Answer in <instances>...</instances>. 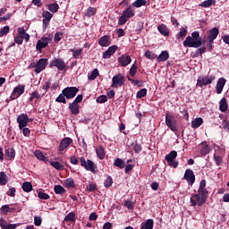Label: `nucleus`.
I'll use <instances>...</instances> for the list:
<instances>
[{
  "label": "nucleus",
  "instance_id": "obj_1",
  "mask_svg": "<svg viewBox=\"0 0 229 229\" xmlns=\"http://www.w3.org/2000/svg\"><path fill=\"white\" fill-rule=\"evenodd\" d=\"M205 187H207V181L201 180L199 182L198 193L192 194L191 197V207H196V205L201 207V205H205L207 198H208V191L207 189H205Z\"/></svg>",
  "mask_w": 229,
  "mask_h": 229
},
{
  "label": "nucleus",
  "instance_id": "obj_2",
  "mask_svg": "<svg viewBox=\"0 0 229 229\" xmlns=\"http://www.w3.org/2000/svg\"><path fill=\"white\" fill-rule=\"evenodd\" d=\"M184 47H201L203 42L201 40V37H199V32L193 31L191 36H188L186 39L183 41Z\"/></svg>",
  "mask_w": 229,
  "mask_h": 229
},
{
  "label": "nucleus",
  "instance_id": "obj_3",
  "mask_svg": "<svg viewBox=\"0 0 229 229\" xmlns=\"http://www.w3.org/2000/svg\"><path fill=\"white\" fill-rule=\"evenodd\" d=\"M131 17H135V9H133L131 6H129L124 11H123L122 15L119 17V26L126 24V22H128V19H131Z\"/></svg>",
  "mask_w": 229,
  "mask_h": 229
},
{
  "label": "nucleus",
  "instance_id": "obj_4",
  "mask_svg": "<svg viewBox=\"0 0 229 229\" xmlns=\"http://www.w3.org/2000/svg\"><path fill=\"white\" fill-rule=\"evenodd\" d=\"M46 67H47V58H41L38 62H33L29 65V69H34L36 74H40L42 71L46 70Z\"/></svg>",
  "mask_w": 229,
  "mask_h": 229
},
{
  "label": "nucleus",
  "instance_id": "obj_5",
  "mask_svg": "<svg viewBox=\"0 0 229 229\" xmlns=\"http://www.w3.org/2000/svg\"><path fill=\"white\" fill-rule=\"evenodd\" d=\"M216 80V76L208 75V76H199L197 80V87H205L210 85Z\"/></svg>",
  "mask_w": 229,
  "mask_h": 229
},
{
  "label": "nucleus",
  "instance_id": "obj_6",
  "mask_svg": "<svg viewBox=\"0 0 229 229\" xmlns=\"http://www.w3.org/2000/svg\"><path fill=\"white\" fill-rule=\"evenodd\" d=\"M80 162H81V167H84V169H86V171H90L91 173H96V164L92 160L88 159L86 161L85 157H81Z\"/></svg>",
  "mask_w": 229,
  "mask_h": 229
},
{
  "label": "nucleus",
  "instance_id": "obj_7",
  "mask_svg": "<svg viewBox=\"0 0 229 229\" xmlns=\"http://www.w3.org/2000/svg\"><path fill=\"white\" fill-rule=\"evenodd\" d=\"M53 42V37L47 36V37H42L36 45V49L38 51H42L44 47H47L48 44H51Z\"/></svg>",
  "mask_w": 229,
  "mask_h": 229
},
{
  "label": "nucleus",
  "instance_id": "obj_8",
  "mask_svg": "<svg viewBox=\"0 0 229 229\" xmlns=\"http://www.w3.org/2000/svg\"><path fill=\"white\" fill-rule=\"evenodd\" d=\"M165 124L172 131H178V127H176V120L173 117V114L165 113Z\"/></svg>",
  "mask_w": 229,
  "mask_h": 229
},
{
  "label": "nucleus",
  "instance_id": "obj_9",
  "mask_svg": "<svg viewBox=\"0 0 229 229\" xmlns=\"http://www.w3.org/2000/svg\"><path fill=\"white\" fill-rule=\"evenodd\" d=\"M79 89L76 87H68L63 89V94L65 96L66 99H72L76 97V94L79 92Z\"/></svg>",
  "mask_w": 229,
  "mask_h": 229
},
{
  "label": "nucleus",
  "instance_id": "obj_10",
  "mask_svg": "<svg viewBox=\"0 0 229 229\" xmlns=\"http://www.w3.org/2000/svg\"><path fill=\"white\" fill-rule=\"evenodd\" d=\"M26 89V86L24 85H18L15 87L13 90L12 95L10 96V99L13 101V99H17V98H20V96H22L24 94V90Z\"/></svg>",
  "mask_w": 229,
  "mask_h": 229
},
{
  "label": "nucleus",
  "instance_id": "obj_11",
  "mask_svg": "<svg viewBox=\"0 0 229 229\" xmlns=\"http://www.w3.org/2000/svg\"><path fill=\"white\" fill-rule=\"evenodd\" d=\"M112 85L113 89H117L118 87H123L124 85V76L123 74L118 73L117 75L114 76L112 79Z\"/></svg>",
  "mask_w": 229,
  "mask_h": 229
},
{
  "label": "nucleus",
  "instance_id": "obj_12",
  "mask_svg": "<svg viewBox=\"0 0 229 229\" xmlns=\"http://www.w3.org/2000/svg\"><path fill=\"white\" fill-rule=\"evenodd\" d=\"M31 119L28 117V114H21L17 117V123L19 124L20 130H22V128H26L28 126V123H30Z\"/></svg>",
  "mask_w": 229,
  "mask_h": 229
},
{
  "label": "nucleus",
  "instance_id": "obj_13",
  "mask_svg": "<svg viewBox=\"0 0 229 229\" xmlns=\"http://www.w3.org/2000/svg\"><path fill=\"white\" fill-rule=\"evenodd\" d=\"M50 67H56L58 71H65L67 64L64 61H63V59L55 58L53 61H51Z\"/></svg>",
  "mask_w": 229,
  "mask_h": 229
},
{
  "label": "nucleus",
  "instance_id": "obj_14",
  "mask_svg": "<svg viewBox=\"0 0 229 229\" xmlns=\"http://www.w3.org/2000/svg\"><path fill=\"white\" fill-rule=\"evenodd\" d=\"M184 180L188 182L189 185H194V182H196L194 172L191 169H187L184 173Z\"/></svg>",
  "mask_w": 229,
  "mask_h": 229
},
{
  "label": "nucleus",
  "instance_id": "obj_15",
  "mask_svg": "<svg viewBox=\"0 0 229 229\" xmlns=\"http://www.w3.org/2000/svg\"><path fill=\"white\" fill-rule=\"evenodd\" d=\"M72 144V139L66 137L63 139L59 144V151L60 154L62 155V151H65L67 149L68 146H71Z\"/></svg>",
  "mask_w": 229,
  "mask_h": 229
},
{
  "label": "nucleus",
  "instance_id": "obj_16",
  "mask_svg": "<svg viewBox=\"0 0 229 229\" xmlns=\"http://www.w3.org/2000/svg\"><path fill=\"white\" fill-rule=\"evenodd\" d=\"M119 64H121L122 67H127V65H130L131 64V57L130 55H122L118 58Z\"/></svg>",
  "mask_w": 229,
  "mask_h": 229
},
{
  "label": "nucleus",
  "instance_id": "obj_17",
  "mask_svg": "<svg viewBox=\"0 0 229 229\" xmlns=\"http://www.w3.org/2000/svg\"><path fill=\"white\" fill-rule=\"evenodd\" d=\"M43 17V26L44 28H47L49 25V22L51 21V19H53V13H49V11H45L42 13Z\"/></svg>",
  "mask_w": 229,
  "mask_h": 229
},
{
  "label": "nucleus",
  "instance_id": "obj_18",
  "mask_svg": "<svg viewBox=\"0 0 229 229\" xmlns=\"http://www.w3.org/2000/svg\"><path fill=\"white\" fill-rule=\"evenodd\" d=\"M225 85H226V79L219 78L216 86V94H221V92H223V89H225Z\"/></svg>",
  "mask_w": 229,
  "mask_h": 229
},
{
  "label": "nucleus",
  "instance_id": "obj_19",
  "mask_svg": "<svg viewBox=\"0 0 229 229\" xmlns=\"http://www.w3.org/2000/svg\"><path fill=\"white\" fill-rule=\"evenodd\" d=\"M115 51H117V46L114 45L109 47L108 49L103 53V58L107 60L114 55V53H115Z\"/></svg>",
  "mask_w": 229,
  "mask_h": 229
},
{
  "label": "nucleus",
  "instance_id": "obj_20",
  "mask_svg": "<svg viewBox=\"0 0 229 229\" xmlns=\"http://www.w3.org/2000/svg\"><path fill=\"white\" fill-rule=\"evenodd\" d=\"M219 35V30L217 28H213L208 32V40H216Z\"/></svg>",
  "mask_w": 229,
  "mask_h": 229
},
{
  "label": "nucleus",
  "instance_id": "obj_21",
  "mask_svg": "<svg viewBox=\"0 0 229 229\" xmlns=\"http://www.w3.org/2000/svg\"><path fill=\"white\" fill-rule=\"evenodd\" d=\"M99 46L102 47H108L110 46V36H102L98 40Z\"/></svg>",
  "mask_w": 229,
  "mask_h": 229
},
{
  "label": "nucleus",
  "instance_id": "obj_22",
  "mask_svg": "<svg viewBox=\"0 0 229 229\" xmlns=\"http://www.w3.org/2000/svg\"><path fill=\"white\" fill-rule=\"evenodd\" d=\"M69 108L73 115H78V114H80V106L75 102L70 103Z\"/></svg>",
  "mask_w": 229,
  "mask_h": 229
},
{
  "label": "nucleus",
  "instance_id": "obj_23",
  "mask_svg": "<svg viewBox=\"0 0 229 229\" xmlns=\"http://www.w3.org/2000/svg\"><path fill=\"white\" fill-rule=\"evenodd\" d=\"M157 30L161 35H164V37H167L169 35V29L165 24H161L157 27Z\"/></svg>",
  "mask_w": 229,
  "mask_h": 229
},
{
  "label": "nucleus",
  "instance_id": "obj_24",
  "mask_svg": "<svg viewBox=\"0 0 229 229\" xmlns=\"http://www.w3.org/2000/svg\"><path fill=\"white\" fill-rule=\"evenodd\" d=\"M96 154L97 157L100 159L103 160V158H105L106 153H105V148H103V147L98 146L96 148Z\"/></svg>",
  "mask_w": 229,
  "mask_h": 229
},
{
  "label": "nucleus",
  "instance_id": "obj_25",
  "mask_svg": "<svg viewBox=\"0 0 229 229\" xmlns=\"http://www.w3.org/2000/svg\"><path fill=\"white\" fill-rule=\"evenodd\" d=\"M220 112H226L228 110V104L226 103V98H223L219 102Z\"/></svg>",
  "mask_w": 229,
  "mask_h": 229
},
{
  "label": "nucleus",
  "instance_id": "obj_26",
  "mask_svg": "<svg viewBox=\"0 0 229 229\" xmlns=\"http://www.w3.org/2000/svg\"><path fill=\"white\" fill-rule=\"evenodd\" d=\"M176 157H178V153L175 150L171 151L168 155L165 156L167 164L173 162Z\"/></svg>",
  "mask_w": 229,
  "mask_h": 229
},
{
  "label": "nucleus",
  "instance_id": "obj_27",
  "mask_svg": "<svg viewBox=\"0 0 229 229\" xmlns=\"http://www.w3.org/2000/svg\"><path fill=\"white\" fill-rule=\"evenodd\" d=\"M21 189L24 192H31L33 191V184L30 182H25L22 183Z\"/></svg>",
  "mask_w": 229,
  "mask_h": 229
},
{
  "label": "nucleus",
  "instance_id": "obj_28",
  "mask_svg": "<svg viewBox=\"0 0 229 229\" xmlns=\"http://www.w3.org/2000/svg\"><path fill=\"white\" fill-rule=\"evenodd\" d=\"M154 222L153 219H148L141 224V229H153Z\"/></svg>",
  "mask_w": 229,
  "mask_h": 229
},
{
  "label": "nucleus",
  "instance_id": "obj_29",
  "mask_svg": "<svg viewBox=\"0 0 229 229\" xmlns=\"http://www.w3.org/2000/svg\"><path fill=\"white\" fill-rule=\"evenodd\" d=\"M203 124V118L198 117L191 122V128H199Z\"/></svg>",
  "mask_w": 229,
  "mask_h": 229
},
{
  "label": "nucleus",
  "instance_id": "obj_30",
  "mask_svg": "<svg viewBox=\"0 0 229 229\" xmlns=\"http://www.w3.org/2000/svg\"><path fill=\"white\" fill-rule=\"evenodd\" d=\"M70 52L72 53L73 58L78 60L79 58H81V54L83 53V48L80 49H70Z\"/></svg>",
  "mask_w": 229,
  "mask_h": 229
},
{
  "label": "nucleus",
  "instance_id": "obj_31",
  "mask_svg": "<svg viewBox=\"0 0 229 229\" xmlns=\"http://www.w3.org/2000/svg\"><path fill=\"white\" fill-rule=\"evenodd\" d=\"M212 4L215 6L216 0H206L199 4V6H201L202 8H210Z\"/></svg>",
  "mask_w": 229,
  "mask_h": 229
},
{
  "label": "nucleus",
  "instance_id": "obj_32",
  "mask_svg": "<svg viewBox=\"0 0 229 229\" xmlns=\"http://www.w3.org/2000/svg\"><path fill=\"white\" fill-rule=\"evenodd\" d=\"M169 59V52L163 51L161 54L157 56L158 62H165V60Z\"/></svg>",
  "mask_w": 229,
  "mask_h": 229
},
{
  "label": "nucleus",
  "instance_id": "obj_33",
  "mask_svg": "<svg viewBox=\"0 0 229 229\" xmlns=\"http://www.w3.org/2000/svg\"><path fill=\"white\" fill-rule=\"evenodd\" d=\"M34 156L38 158V160H42V162H46L47 160V157L44 156L40 150H36L34 152Z\"/></svg>",
  "mask_w": 229,
  "mask_h": 229
},
{
  "label": "nucleus",
  "instance_id": "obj_34",
  "mask_svg": "<svg viewBox=\"0 0 229 229\" xmlns=\"http://www.w3.org/2000/svg\"><path fill=\"white\" fill-rule=\"evenodd\" d=\"M40 98L41 95L38 93V90H35L30 94V101H38Z\"/></svg>",
  "mask_w": 229,
  "mask_h": 229
},
{
  "label": "nucleus",
  "instance_id": "obj_35",
  "mask_svg": "<svg viewBox=\"0 0 229 229\" xmlns=\"http://www.w3.org/2000/svg\"><path fill=\"white\" fill-rule=\"evenodd\" d=\"M50 165H52V167H55V169H56L57 171H64V165H62V164H60L58 161H51Z\"/></svg>",
  "mask_w": 229,
  "mask_h": 229
},
{
  "label": "nucleus",
  "instance_id": "obj_36",
  "mask_svg": "<svg viewBox=\"0 0 229 229\" xmlns=\"http://www.w3.org/2000/svg\"><path fill=\"white\" fill-rule=\"evenodd\" d=\"M187 37V27L181 28L179 33L176 35V38H183Z\"/></svg>",
  "mask_w": 229,
  "mask_h": 229
},
{
  "label": "nucleus",
  "instance_id": "obj_37",
  "mask_svg": "<svg viewBox=\"0 0 229 229\" xmlns=\"http://www.w3.org/2000/svg\"><path fill=\"white\" fill-rule=\"evenodd\" d=\"M8 183V177L4 172L0 173V185H6Z\"/></svg>",
  "mask_w": 229,
  "mask_h": 229
},
{
  "label": "nucleus",
  "instance_id": "obj_38",
  "mask_svg": "<svg viewBox=\"0 0 229 229\" xmlns=\"http://www.w3.org/2000/svg\"><path fill=\"white\" fill-rule=\"evenodd\" d=\"M99 76V71L98 69H94L90 74L88 75L89 80H96Z\"/></svg>",
  "mask_w": 229,
  "mask_h": 229
},
{
  "label": "nucleus",
  "instance_id": "obj_39",
  "mask_svg": "<svg viewBox=\"0 0 229 229\" xmlns=\"http://www.w3.org/2000/svg\"><path fill=\"white\" fill-rule=\"evenodd\" d=\"M114 165H115V167H119L120 169H123L124 161L121 158H116L114 159Z\"/></svg>",
  "mask_w": 229,
  "mask_h": 229
},
{
  "label": "nucleus",
  "instance_id": "obj_40",
  "mask_svg": "<svg viewBox=\"0 0 229 229\" xmlns=\"http://www.w3.org/2000/svg\"><path fill=\"white\" fill-rule=\"evenodd\" d=\"M134 8H140L141 6H146V0H136L132 3Z\"/></svg>",
  "mask_w": 229,
  "mask_h": 229
},
{
  "label": "nucleus",
  "instance_id": "obj_41",
  "mask_svg": "<svg viewBox=\"0 0 229 229\" xmlns=\"http://www.w3.org/2000/svg\"><path fill=\"white\" fill-rule=\"evenodd\" d=\"M54 191L55 194H64V192H65V188L63 187L62 185H55L54 187Z\"/></svg>",
  "mask_w": 229,
  "mask_h": 229
},
{
  "label": "nucleus",
  "instance_id": "obj_42",
  "mask_svg": "<svg viewBox=\"0 0 229 229\" xmlns=\"http://www.w3.org/2000/svg\"><path fill=\"white\" fill-rule=\"evenodd\" d=\"M13 209L12 208H10L9 205H4L1 207L0 211L2 212V214H4L6 216V214H8V212H12Z\"/></svg>",
  "mask_w": 229,
  "mask_h": 229
},
{
  "label": "nucleus",
  "instance_id": "obj_43",
  "mask_svg": "<svg viewBox=\"0 0 229 229\" xmlns=\"http://www.w3.org/2000/svg\"><path fill=\"white\" fill-rule=\"evenodd\" d=\"M5 155L8 158H15V150L13 148H7Z\"/></svg>",
  "mask_w": 229,
  "mask_h": 229
},
{
  "label": "nucleus",
  "instance_id": "obj_44",
  "mask_svg": "<svg viewBox=\"0 0 229 229\" xmlns=\"http://www.w3.org/2000/svg\"><path fill=\"white\" fill-rule=\"evenodd\" d=\"M96 8L95 7H89L86 12V17H93V15H96Z\"/></svg>",
  "mask_w": 229,
  "mask_h": 229
},
{
  "label": "nucleus",
  "instance_id": "obj_45",
  "mask_svg": "<svg viewBox=\"0 0 229 229\" xmlns=\"http://www.w3.org/2000/svg\"><path fill=\"white\" fill-rule=\"evenodd\" d=\"M10 33V27L4 26V28L0 29V37H4V35H8Z\"/></svg>",
  "mask_w": 229,
  "mask_h": 229
},
{
  "label": "nucleus",
  "instance_id": "obj_46",
  "mask_svg": "<svg viewBox=\"0 0 229 229\" xmlns=\"http://www.w3.org/2000/svg\"><path fill=\"white\" fill-rule=\"evenodd\" d=\"M58 4H51L49 6H48V10L49 12H52V13H56V12H58Z\"/></svg>",
  "mask_w": 229,
  "mask_h": 229
},
{
  "label": "nucleus",
  "instance_id": "obj_47",
  "mask_svg": "<svg viewBox=\"0 0 229 229\" xmlns=\"http://www.w3.org/2000/svg\"><path fill=\"white\" fill-rule=\"evenodd\" d=\"M18 33H19V35H21L22 39L26 40V42H28V40H30V34L25 33L24 30H19Z\"/></svg>",
  "mask_w": 229,
  "mask_h": 229
},
{
  "label": "nucleus",
  "instance_id": "obj_48",
  "mask_svg": "<svg viewBox=\"0 0 229 229\" xmlns=\"http://www.w3.org/2000/svg\"><path fill=\"white\" fill-rule=\"evenodd\" d=\"M148 94V89H142L140 91L137 92L136 98L140 99L141 98H144Z\"/></svg>",
  "mask_w": 229,
  "mask_h": 229
},
{
  "label": "nucleus",
  "instance_id": "obj_49",
  "mask_svg": "<svg viewBox=\"0 0 229 229\" xmlns=\"http://www.w3.org/2000/svg\"><path fill=\"white\" fill-rule=\"evenodd\" d=\"M64 183L66 187H74V180L72 178L64 180Z\"/></svg>",
  "mask_w": 229,
  "mask_h": 229
},
{
  "label": "nucleus",
  "instance_id": "obj_50",
  "mask_svg": "<svg viewBox=\"0 0 229 229\" xmlns=\"http://www.w3.org/2000/svg\"><path fill=\"white\" fill-rule=\"evenodd\" d=\"M55 101H56L57 103H64V105H65V103H67V100L65 99V96L64 95V93L60 94V95L56 98Z\"/></svg>",
  "mask_w": 229,
  "mask_h": 229
},
{
  "label": "nucleus",
  "instance_id": "obj_51",
  "mask_svg": "<svg viewBox=\"0 0 229 229\" xmlns=\"http://www.w3.org/2000/svg\"><path fill=\"white\" fill-rule=\"evenodd\" d=\"M112 183H114V181L112 180V177L107 176L105 182L104 186L108 189V187H112Z\"/></svg>",
  "mask_w": 229,
  "mask_h": 229
},
{
  "label": "nucleus",
  "instance_id": "obj_52",
  "mask_svg": "<svg viewBox=\"0 0 229 229\" xmlns=\"http://www.w3.org/2000/svg\"><path fill=\"white\" fill-rule=\"evenodd\" d=\"M106 101H108V97H106V95H101L97 98V103H106Z\"/></svg>",
  "mask_w": 229,
  "mask_h": 229
},
{
  "label": "nucleus",
  "instance_id": "obj_53",
  "mask_svg": "<svg viewBox=\"0 0 229 229\" xmlns=\"http://www.w3.org/2000/svg\"><path fill=\"white\" fill-rule=\"evenodd\" d=\"M145 56L148 60H155V58H157V55H155L153 52L149 50L145 53Z\"/></svg>",
  "mask_w": 229,
  "mask_h": 229
},
{
  "label": "nucleus",
  "instance_id": "obj_54",
  "mask_svg": "<svg viewBox=\"0 0 229 229\" xmlns=\"http://www.w3.org/2000/svg\"><path fill=\"white\" fill-rule=\"evenodd\" d=\"M49 87H51V81L45 82L43 87L40 88L41 90H44L43 96L47 92V90H49Z\"/></svg>",
  "mask_w": 229,
  "mask_h": 229
},
{
  "label": "nucleus",
  "instance_id": "obj_55",
  "mask_svg": "<svg viewBox=\"0 0 229 229\" xmlns=\"http://www.w3.org/2000/svg\"><path fill=\"white\" fill-rule=\"evenodd\" d=\"M210 153V148H208V145H205L201 149H200V155H208Z\"/></svg>",
  "mask_w": 229,
  "mask_h": 229
},
{
  "label": "nucleus",
  "instance_id": "obj_56",
  "mask_svg": "<svg viewBox=\"0 0 229 229\" xmlns=\"http://www.w3.org/2000/svg\"><path fill=\"white\" fill-rule=\"evenodd\" d=\"M97 190H98V187L94 183H89L87 186V191H89V192H96Z\"/></svg>",
  "mask_w": 229,
  "mask_h": 229
},
{
  "label": "nucleus",
  "instance_id": "obj_57",
  "mask_svg": "<svg viewBox=\"0 0 229 229\" xmlns=\"http://www.w3.org/2000/svg\"><path fill=\"white\" fill-rule=\"evenodd\" d=\"M63 37H64V33L56 32L55 34V38H54L55 42H60V40H62Z\"/></svg>",
  "mask_w": 229,
  "mask_h": 229
},
{
  "label": "nucleus",
  "instance_id": "obj_58",
  "mask_svg": "<svg viewBox=\"0 0 229 229\" xmlns=\"http://www.w3.org/2000/svg\"><path fill=\"white\" fill-rule=\"evenodd\" d=\"M65 220L66 221H76V216L74 215V213H69L66 216H65Z\"/></svg>",
  "mask_w": 229,
  "mask_h": 229
},
{
  "label": "nucleus",
  "instance_id": "obj_59",
  "mask_svg": "<svg viewBox=\"0 0 229 229\" xmlns=\"http://www.w3.org/2000/svg\"><path fill=\"white\" fill-rule=\"evenodd\" d=\"M38 196L39 199H49V195L47 193H44L43 191H39Z\"/></svg>",
  "mask_w": 229,
  "mask_h": 229
},
{
  "label": "nucleus",
  "instance_id": "obj_60",
  "mask_svg": "<svg viewBox=\"0 0 229 229\" xmlns=\"http://www.w3.org/2000/svg\"><path fill=\"white\" fill-rule=\"evenodd\" d=\"M130 74L131 76H135V74H137V65L136 64H132L131 69H130Z\"/></svg>",
  "mask_w": 229,
  "mask_h": 229
},
{
  "label": "nucleus",
  "instance_id": "obj_61",
  "mask_svg": "<svg viewBox=\"0 0 229 229\" xmlns=\"http://www.w3.org/2000/svg\"><path fill=\"white\" fill-rule=\"evenodd\" d=\"M124 206L129 209V210H133V202L131 200H126L124 202Z\"/></svg>",
  "mask_w": 229,
  "mask_h": 229
},
{
  "label": "nucleus",
  "instance_id": "obj_62",
  "mask_svg": "<svg viewBox=\"0 0 229 229\" xmlns=\"http://www.w3.org/2000/svg\"><path fill=\"white\" fill-rule=\"evenodd\" d=\"M16 190L14 187L9 188V191H7V196H11L13 198L15 196Z\"/></svg>",
  "mask_w": 229,
  "mask_h": 229
},
{
  "label": "nucleus",
  "instance_id": "obj_63",
  "mask_svg": "<svg viewBox=\"0 0 229 229\" xmlns=\"http://www.w3.org/2000/svg\"><path fill=\"white\" fill-rule=\"evenodd\" d=\"M14 42H15L16 44H22L23 39H22L21 34H19L18 36H16V37L14 38Z\"/></svg>",
  "mask_w": 229,
  "mask_h": 229
},
{
  "label": "nucleus",
  "instance_id": "obj_64",
  "mask_svg": "<svg viewBox=\"0 0 229 229\" xmlns=\"http://www.w3.org/2000/svg\"><path fill=\"white\" fill-rule=\"evenodd\" d=\"M15 228H17V224H7L4 227V229H15Z\"/></svg>",
  "mask_w": 229,
  "mask_h": 229
}]
</instances>
